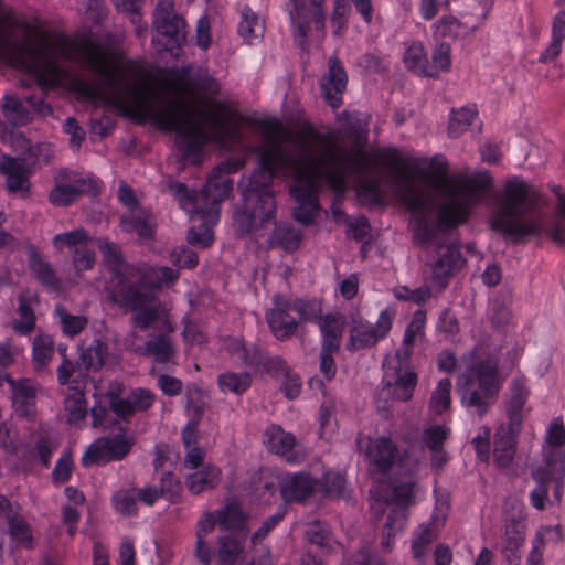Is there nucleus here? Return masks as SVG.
<instances>
[{
    "mask_svg": "<svg viewBox=\"0 0 565 565\" xmlns=\"http://www.w3.org/2000/svg\"><path fill=\"white\" fill-rule=\"evenodd\" d=\"M466 264L459 246L451 244H437L436 256L429 263L431 267V281L438 289H445L450 278Z\"/></svg>",
    "mask_w": 565,
    "mask_h": 565,
    "instance_id": "obj_14",
    "label": "nucleus"
},
{
    "mask_svg": "<svg viewBox=\"0 0 565 565\" xmlns=\"http://www.w3.org/2000/svg\"><path fill=\"white\" fill-rule=\"evenodd\" d=\"M323 493L328 498L339 499L345 497L347 480L340 472H327L323 476Z\"/></svg>",
    "mask_w": 565,
    "mask_h": 565,
    "instance_id": "obj_51",
    "label": "nucleus"
},
{
    "mask_svg": "<svg viewBox=\"0 0 565 565\" xmlns=\"http://www.w3.org/2000/svg\"><path fill=\"white\" fill-rule=\"evenodd\" d=\"M477 111L469 107H462L458 110H452L448 125V135L451 138L459 137L472 122Z\"/></svg>",
    "mask_w": 565,
    "mask_h": 565,
    "instance_id": "obj_46",
    "label": "nucleus"
},
{
    "mask_svg": "<svg viewBox=\"0 0 565 565\" xmlns=\"http://www.w3.org/2000/svg\"><path fill=\"white\" fill-rule=\"evenodd\" d=\"M274 308L266 311L265 318L273 335L279 341L294 337L298 329V321L290 315L291 299L276 294L273 297Z\"/></svg>",
    "mask_w": 565,
    "mask_h": 565,
    "instance_id": "obj_16",
    "label": "nucleus"
},
{
    "mask_svg": "<svg viewBox=\"0 0 565 565\" xmlns=\"http://www.w3.org/2000/svg\"><path fill=\"white\" fill-rule=\"evenodd\" d=\"M301 239L300 230L288 223H275L273 234L268 238V246L281 248L286 253H294L299 248Z\"/></svg>",
    "mask_w": 565,
    "mask_h": 565,
    "instance_id": "obj_28",
    "label": "nucleus"
},
{
    "mask_svg": "<svg viewBox=\"0 0 565 565\" xmlns=\"http://www.w3.org/2000/svg\"><path fill=\"white\" fill-rule=\"evenodd\" d=\"M111 503L116 512L124 516L137 514L138 507L135 489H121L116 491L111 497Z\"/></svg>",
    "mask_w": 565,
    "mask_h": 565,
    "instance_id": "obj_45",
    "label": "nucleus"
},
{
    "mask_svg": "<svg viewBox=\"0 0 565 565\" xmlns=\"http://www.w3.org/2000/svg\"><path fill=\"white\" fill-rule=\"evenodd\" d=\"M29 266L35 279L45 288L57 291L61 288V280L56 276L53 267L44 260L36 250L29 255Z\"/></svg>",
    "mask_w": 565,
    "mask_h": 565,
    "instance_id": "obj_29",
    "label": "nucleus"
},
{
    "mask_svg": "<svg viewBox=\"0 0 565 565\" xmlns=\"http://www.w3.org/2000/svg\"><path fill=\"white\" fill-rule=\"evenodd\" d=\"M305 536L310 544L317 545L323 553H329L332 548V536L329 526L320 521L311 522L305 532Z\"/></svg>",
    "mask_w": 565,
    "mask_h": 565,
    "instance_id": "obj_44",
    "label": "nucleus"
},
{
    "mask_svg": "<svg viewBox=\"0 0 565 565\" xmlns=\"http://www.w3.org/2000/svg\"><path fill=\"white\" fill-rule=\"evenodd\" d=\"M525 527V516L522 510H519L518 513H513L511 515L508 514L504 518V552L511 553V555H505L509 562H512V557L516 559L520 558L516 552L524 544Z\"/></svg>",
    "mask_w": 565,
    "mask_h": 565,
    "instance_id": "obj_23",
    "label": "nucleus"
},
{
    "mask_svg": "<svg viewBox=\"0 0 565 565\" xmlns=\"http://www.w3.org/2000/svg\"><path fill=\"white\" fill-rule=\"evenodd\" d=\"M2 113L6 119L13 126H23L31 121L32 115L23 103L13 96H4Z\"/></svg>",
    "mask_w": 565,
    "mask_h": 565,
    "instance_id": "obj_40",
    "label": "nucleus"
},
{
    "mask_svg": "<svg viewBox=\"0 0 565 565\" xmlns=\"http://www.w3.org/2000/svg\"><path fill=\"white\" fill-rule=\"evenodd\" d=\"M108 353V345L100 339H95L87 348L79 349V355L76 361V370L81 374L99 371L105 364Z\"/></svg>",
    "mask_w": 565,
    "mask_h": 565,
    "instance_id": "obj_24",
    "label": "nucleus"
},
{
    "mask_svg": "<svg viewBox=\"0 0 565 565\" xmlns=\"http://www.w3.org/2000/svg\"><path fill=\"white\" fill-rule=\"evenodd\" d=\"M225 350L234 360L245 366L256 367L263 361L264 350L256 344H247L238 338L226 339Z\"/></svg>",
    "mask_w": 565,
    "mask_h": 565,
    "instance_id": "obj_25",
    "label": "nucleus"
},
{
    "mask_svg": "<svg viewBox=\"0 0 565 565\" xmlns=\"http://www.w3.org/2000/svg\"><path fill=\"white\" fill-rule=\"evenodd\" d=\"M259 366L263 367L265 373L275 379L288 374V371L290 370L287 361L282 356L269 355L265 351L263 353V361L259 363Z\"/></svg>",
    "mask_w": 565,
    "mask_h": 565,
    "instance_id": "obj_56",
    "label": "nucleus"
},
{
    "mask_svg": "<svg viewBox=\"0 0 565 565\" xmlns=\"http://www.w3.org/2000/svg\"><path fill=\"white\" fill-rule=\"evenodd\" d=\"M217 385L223 393L242 395L250 387L252 376L248 372H224L217 376Z\"/></svg>",
    "mask_w": 565,
    "mask_h": 565,
    "instance_id": "obj_38",
    "label": "nucleus"
},
{
    "mask_svg": "<svg viewBox=\"0 0 565 565\" xmlns=\"http://www.w3.org/2000/svg\"><path fill=\"white\" fill-rule=\"evenodd\" d=\"M379 158L384 164L398 169L397 179L401 184L397 188V196L402 203L412 212L425 215L429 209L428 195L425 191L417 189L412 181L415 178L426 179L431 167H436L440 173H446L447 162H438L437 157H434L428 168L413 166L403 159L395 148L381 151Z\"/></svg>",
    "mask_w": 565,
    "mask_h": 565,
    "instance_id": "obj_6",
    "label": "nucleus"
},
{
    "mask_svg": "<svg viewBox=\"0 0 565 565\" xmlns=\"http://www.w3.org/2000/svg\"><path fill=\"white\" fill-rule=\"evenodd\" d=\"M216 521L222 530L244 531L246 518L237 503H228L216 511Z\"/></svg>",
    "mask_w": 565,
    "mask_h": 565,
    "instance_id": "obj_37",
    "label": "nucleus"
},
{
    "mask_svg": "<svg viewBox=\"0 0 565 565\" xmlns=\"http://www.w3.org/2000/svg\"><path fill=\"white\" fill-rule=\"evenodd\" d=\"M29 67L42 88H53L70 77L66 68L57 63L60 54L66 61L78 62L96 74L104 89V100L111 106H128L138 122L151 121L157 128L177 132V146L183 159L199 163L201 152L210 135L217 141L224 136L235 135L230 118L222 111L211 110L201 99V108L181 97H166L149 88L142 79L131 81L128 72L139 74L137 65L128 68L109 64V53L89 39L58 50L50 42L24 47Z\"/></svg>",
    "mask_w": 565,
    "mask_h": 565,
    "instance_id": "obj_1",
    "label": "nucleus"
},
{
    "mask_svg": "<svg viewBox=\"0 0 565 565\" xmlns=\"http://www.w3.org/2000/svg\"><path fill=\"white\" fill-rule=\"evenodd\" d=\"M120 228L125 233H135L141 241H150L156 233V217L142 209L129 210L120 217Z\"/></svg>",
    "mask_w": 565,
    "mask_h": 565,
    "instance_id": "obj_22",
    "label": "nucleus"
},
{
    "mask_svg": "<svg viewBox=\"0 0 565 565\" xmlns=\"http://www.w3.org/2000/svg\"><path fill=\"white\" fill-rule=\"evenodd\" d=\"M55 343L50 334H39L32 343V362L36 371H43L54 355Z\"/></svg>",
    "mask_w": 565,
    "mask_h": 565,
    "instance_id": "obj_35",
    "label": "nucleus"
},
{
    "mask_svg": "<svg viewBox=\"0 0 565 565\" xmlns=\"http://www.w3.org/2000/svg\"><path fill=\"white\" fill-rule=\"evenodd\" d=\"M64 408L67 413V422L70 424H77L83 420L87 414V404L84 394L77 392L70 395L64 401Z\"/></svg>",
    "mask_w": 565,
    "mask_h": 565,
    "instance_id": "obj_48",
    "label": "nucleus"
},
{
    "mask_svg": "<svg viewBox=\"0 0 565 565\" xmlns=\"http://www.w3.org/2000/svg\"><path fill=\"white\" fill-rule=\"evenodd\" d=\"M450 44L447 42L439 43L431 54V61L433 64L430 65V68L435 72H447L449 71L451 66V58H450Z\"/></svg>",
    "mask_w": 565,
    "mask_h": 565,
    "instance_id": "obj_61",
    "label": "nucleus"
},
{
    "mask_svg": "<svg viewBox=\"0 0 565 565\" xmlns=\"http://www.w3.org/2000/svg\"><path fill=\"white\" fill-rule=\"evenodd\" d=\"M96 260L94 250L87 248L86 245L73 249V265L76 271L92 269Z\"/></svg>",
    "mask_w": 565,
    "mask_h": 565,
    "instance_id": "obj_63",
    "label": "nucleus"
},
{
    "mask_svg": "<svg viewBox=\"0 0 565 565\" xmlns=\"http://www.w3.org/2000/svg\"><path fill=\"white\" fill-rule=\"evenodd\" d=\"M188 85L194 90L201 92L204 95L198 98V105L203 99L209 104V98L217 96L221 90L218 81L213 77L207 71H200L193 77L189 78Z\"/></svg>",
    "mask_w": 565,
    "mask_h": 565,
    "instance_id": "obj_42",
    "label": "nucleus"
},
{
    "mask_svg": "<svg viewBox=\"0 0 565 565\" xmlns=\"http://www.w3.org/2000/svg\"><path fill=\"white\" fill-rule=\"evenodd\" d=\"M113 297L121 307L131 311L142 309L150 305L154 298L146 287L145 274L134 266H126L122 274L117 275Z\"/></svg>",
    "mask_w": 565,
    "mask_h": 565,
    "instance_id": "obj_8",
    "label": "nucleus"
},
{
    "mask_svg": "<svg viewBox=\"0 0 565 565\" xmlns=\"http://www.w3.org/2000/svg\"><path fill=\"white\" fill-rule=\"evenodd\" d=\"M131 447L132 444L122 435L99 437L88 446L81 462L84 467H88L122 460L130 452Z\"/></svg>",
    "mask_w": 565,
    "mask_h": 565,
    "instance_id": "obj_13",
    "label": "nucleus"
},
{
    "mask_svg": "<svg viewBox=\"0 0 565 565\" xmlns=\"http://www.w3.org/2000/svg\"><path fill=\"white\" fill-rule=\"evenodd\" d=\"M318 324L322 334L321 348L329 347L331 350H339L344 326L342 317L327 313L318 320Z\"/></svg>",
    "mask_w": 565,
    "mask_h": 565,
    "instance_id": "obj_30",
    "label": "nucleus"
},
{
    "mask_svg": "<svg viewBox=\"0 0 565 565\" xmlns=\"http://www.w3.org/2000/svg\"><path fill=\"white\" fill-rule=\"evenodd\" d=\"M436 535L430 525H420L418 531L415 533V537L412 543L413 555L416 559H420L426 554V547L429 545Z\"/></svg>",
    "mask_w": 565,
    "mask_h": 565,
    "instance_id": "obj_57",
    "label": "nucleus"
},
{
    "mask_svg": "<svg viewBox=\"0 0 565 565\" xmlns=\"http://www.w3.org/2000/svg\"><path fill=\"white\" fill-rule=\"evenodd\" d=\"M392 329V316L383 310L376 322L373 324L361 317L352 318V326L349 330L347 350L350 352L360 351L374 347L383 340Z\"/></svg>",
    "mask_w": 565,
    "mask_h": 565,
    "instance_id": "obj_11",
    "label": "nucleus"
},
{
    "mask_svg": "<svg viewBox=\"0 0 565 565\" xmlns=\"http://www.w3.org/2000/svg\"><path fill=\"white\" fill-rule=\"evenodd\" d=\"M531 475L536 487L530 493V501L535 509L543 511L548 495V479H564L565 451L553 449L545 454L543 463L533 469Z\"/></svg>",
    "mask_w": 565,
    "mask_h": 565,
    "instance_id": "obj_10",
    "label": "nucleus"
},
{
    "mask_svg": "<svg viewBox=\"0 0 565 565\" xmlns=\"http://www.w3.org/2000/svg\"><path fill=\"white\" fill-rule=\"evenodd\" d=\"M18 313L20 320L14 322V330L21 334H29L35 327V315L24 297H19Z\"/></svg>",
    "mask_w": 565,
    "mask_h": 565,
    "instance_id": "obj_52",
    "label": "nucleus"
},
{
    "mask_svg": "<svg viewBox=\"0 0 565 565\" xmlns=\"http://www.w3.org/2000/svg\"><path fill=\"white\" fill-rule=\"evenodd\" d=\"M316 486L317 480L309 472L287 473L279 482V492L287 503H303L312 495Z\"/></svg>",
    "mask_w": 565,
    "mask_h": 565,
    "instance_id": "obj_20",
    "label": "nucleus"
},
{
    "mask_svg": "<svg viewBox=\"0 0 565 565\" xmlns=\"http://www.w3.org/2000/svg\"><path fill=\"white\" fill-rule=\"evenodd\" d=\"M70 171L61 169L55 177V185L49 193L52 205L65 207L75 202L79 196L90 191L96 192V182L86 179H71Z\"/></svg>",
    "mask_w": 565,
    "mask_h": 565,
    "instance_id": "obj_15",
    "label": "nucleus"
},
{
    "mask_svg": "<svg viewBox=\"0 0 565 565\" xmlns=\"http://www.w3.org/2000/svg\"><path fill=\"white\" fill-rule=\"evenodd\" d=\"M359 196L363 202L370 204H381L383 202V191L380 180L366 179L359 186Z\"/></svg>",
    "mask_w": 565,
    "mask_h": 565,
    "instance_id": "obj_58",
    "label": "nucleus"
},
{
    "mask_svg": "<svg viewBox=\"0 0 565 565\" xmlns=\"http://www.w3.org/2000/svg\"><path fill=\"white\" fill-rule=\"evenodd\" d=\"M491 184L492 178L487 171L456 178L449 188V198L438 211V228L447 231L463 224L469 207L479 201V194L489 190Z\"/></svg>",
    "mask_w": 565,
    "mask_h": 565,
    "instance_id": "obj_5",
    "label": "nucleus"
},
{
    "mask_svg": "<svg viewBox=\"0 0 565 565\" xmlns=\"http://www.w3.org/2000/svg\"><path fill=\"white\" fill-rule=\"evenodd\" d=\"M351 11L350 0H335L334 8L331 15V26L333 28V33L339 35L347 26L348 18Z\"/></svg>",
    "mask_w": 565,
    "mask_h": 565,
    "instance_id": "obj_59",
    "label": "nucleus"
},
{
    "mask_svg": "<svg viewBox=\"0 0 565 565\" xmlns=\"http://www.w3.org/2000/svg\"><path fill=\"white\" fill-rule=\"evenodd\" d=\"M522 427L500 425L493 435V460L500 469L509 468L516 452L518 438Z\"/></svg>",
    "mask_w": 565,
    "mask_h": 565,
    "instance_id": "obj_19",
    "label": "nucleus"
},
{
    "mask_svg": "<svg viewBox=\"0 0 565 565\" xmlns=\"http://www.w3.org/2000/svg\"><path fill=\"white\" fill-rule=\"evenodd\" d=\"M265 26L259 17L245 6L242 10V21L238 24V34L245 42L252 43L254 39L263 36Z\"/></svg>",
    "mask_w": 565,
    "mask_h": 565,
    "instance_id": "obj_39",
    "label": "nucleus"
},
{
    "mask_svg": "<svg viewBox=\"0 0 565 565\" xmlns=\"http://www.w3.org/2000/svg\"><path fill=\"white\" fill-rule=\"evenodd\" d=\"M142 356H153L157 363H168L175 353L171 338L164 333L153 335L142 347L135 349Z\"/></svg>",
    "mask_w": 565,
    "mask_h": 565,
    "instance_id": "obj_27",
    "label": "nucleus"
},
{
    "mask_svg": "<svg viewBox=\"0 0 565 565\" xmlns=\"http://www.w3.org/2000/svg\"><path fill=\"white\" fill-rule=\"evenodd\" d=\"M436 36L459 39L469 33V28L454 15H443L433 25Z\"/></svg>",
    "mask_w": 565,
    "mask_h": 565,
    "instance_id": "obj_43",
    "label": "nucleus"
},
{
    "mask_svg": "<svg viewBox=\"0 0 565 565\" xmlns=\"http://www.w3.org/2000/svg\"><path fill=\"white\" fill-rule=\"evenodd\" d=\"M97 246L100 253L104 255L105 260L108 264H111L116 267V276L118 274H122L120 269H125L127 265H125L124 257L119 246L115 242L109 241L108 238H98Z\"/></svg>",
    "mask_w": 565,
    "mask_h": 565,
    "instance_id": "obj_50",
    "label": "nucleus"
},
{
    "mask_svg": "<svg viewBox=\"0 0 565 565\" xmlns=\"http://www.w3.org/2000/svg\"><path fill=\"white\" fill-rule=\"evenodd\" d=\"M152 25L158 34V42L166 51L173 53L186 40V23L174 10L170 1H159L152 13Z\"/></svg>",
    "mask_w": 565,
    "mask_h": 565,
    "instance_id": "obj_7",
    "label": "nucleus"
},
{
    "mask_svg": "<svg viewBox=\"0 0 565 565\" xmlns=\"http://www.w3.org/2000/svg\"><path fill=\"white\" fill-rule=\"evenodd\" d=\"M19 158L30 161V169L33 172L36 166L47 164L51 160V154L47 145L38 143L30 146Z\"/></svg>",
    "mask_w": 565,
    "mask_h": 565,
    "instance_id": "obj_60",
    "label": "nucleus"
},
{
    "mask_svg": "<svg viewBox=\"0 0 565 565\" xmlns=\"http://www.w3.org/2000/svg\"><path fill=\"white\" fill-rule=\"evenodd\" d=\"M292 311L298 315V324L306 322H318L322 317V303L317 298L303 299L296 298L291 299Z\"/></svg>",
    "mask_w": 565,
    "mask_h": 565,
    "instance_id": "obj_41",
    "label": "nucleus"
},
{
    "mask_svg": "<svg viewBox=\"0 0 565 565\" xmlns=\"http://www.w3.org/2000/svg\"><path fill=\"white\" fill-rule=\"evenodd\" d=\"M220 476L218 468L209 466L190 475L186 479V486L191 493L200 494L205 490L215 488L220 482Z\"/></svg>",
    "mask_w": 565,
    "mask_h": 565,
    "instance_id": "obj_34",
    "label": "nucleus"
},
{
    "mask_svg": "<svg viewBox=\"0 0 565 565\" xmlns=\"http://www.w3.org/2000/svg\"><path fill=\"white\" fill-rule=\"evenodd\" d=\"M3 379L11 384L14 394L15 412L19 416L31 418L34 416V392L32 387L19 382L15 383L8 374Z\"/></svg>",
    "mask_w": 565,
    "mask_h": 565,
    "instance_id": "obj_33",
    "label": "nucleus"
},
{
    "mask_svg": "<svg viewBox=\"0 0 565 565\" xmlns=\"http://www.w3.org/2000/svg\"><path fill=\"white\" fill-rule=\"evenodd\" d=\"M403 61L406 67L422 76L436 78L437 72L430 68L427 54L420 42H413L405 51Z\"/></svg>",
    "mask_w": 565,
    "mask_h": 565,
    "instance_id": "obj_31",
    "label": "nucleus"
},
{
    "mask_svg": "<svg viewBox=\"0 0 565 565\" xmlns=\"http://www.w3.org/2000/svg\"><path fill=\"white\" fill-rule=\"evenodd\" d=\"M31 162L7 154L0 156V173L6 177V186L11 193H20L21 198L30 195Z\"/></svg>",
    "mask_w": 565,
    "mask_h": 565,
    "instance_id": "obj_18",
    "label": "nucleus"
},
{
    "mask_svg": "<svg viewBox=\"0 0 565 565\" xmlns=\"http://www.w3.org/2000/svg\"><path fill=\"white\" fill-rule=\"evenodd\" d=\"M170 260L179 268H194L199 263V257L194 250L188 247H179L173 249Z\"/></svg>",
    "mask_w": 565,
    "mask_h": 565,
    "instance_id": "obj_64",
    "label": "nucleus"
},
{
    "mask_svg": "<svg viewBox=\"0 0 565 565\" xmlns=\"http://www.w3.org/2000/svg\"><path fill=\"white\" fill-rule=\"evenodd\" d=\"M7 521L9 534L17 542V544L25 548H32V531L25 519L18 512L10 511V513L7 514Z\"/></svg>",
    "mask_w": 565,
    "mask_h": 565,
    "instance_id": "obj_36",
    "label": "nucleus"
},
{
    "mask_svg": "<svg viewBox=\"0 0 565 565\" xmlns=\"http://www.w3.org/2000/svg\"><path fill=\"white\" fill-rule=\"evenodd\" d=\"M128 396L135 413L149 409L156 399V395L150 390L141 387L132 390Z\"/></svg>",
    "mask_w": 565,
    "mask_h": 565,
    "instance_id": "obj_62",
    "label": "nucleus"
},
{
    "mask_svg": "<svg viewBox=\"0 0 565 565\" xmlns=\"http://www.w3.org/2000/svg\"><path fill=\"white\" fill-rule=\"evenodd\" d=\"M501 390L498 365L483 360L471 364L457 382V393L462 406L476 408L483 417Z\"/></svg>",
    "mask_w": 565,
    "mask_h": 565,
    "instance_id": "obj_4",
    "label": "nucleus"
},
{
    "mask_svg": "<svg viewBox=\"0 0 565 565\" xmlns=\"http://www.w3.org/2000/svg\"><path fill=\"white\" fill-rule=\"evenodd\" d=\"M413 354V345L404 344L396 351L395 356L399 366L407 364ZM418 376L414 371L401 373V367L394 369L393 374L387 372L382 380L381 395L398 402H407L413 397Z\"/></svg>",
    "mask_w": 565,
    "mask_h": 565,
    "instance_id": "obj_9",
    "label": "nucleus"
},
{
    "mask_svg": "<svg viewBox=\"0 0 565 565\" xmlns=\"http://www.w3.org/2000/svg\"><path fill=\"white\" fill-rule=\"evenodd\" d=\"M87 241V232L84 228H76L55 235L52 239V244L57 250H62L64 247L75 249L76 247L84 246Z\"/></svg>",
    "mask_w": 565,
    "mask_h": 565,
    "instance_id": "obj_49",
    "label": "nucleus"
},
{
    "mask_svg": "<svg viewBox=\"0 0 565 565\" xmlns=\"http://www.w3.org/2000/svg\"><path fill=\"white\" fill-rule=\"evenodd\" d=\"M250 151L257 154V166L239 182L242 203L233 214V226L238 237L247 236L275 220L277 205L273 183L280 171L290 170L294 174L290 188V194L297 202L294 218L302 225H310L319 209L318 192L322 180L331 189L340 190L348 173L363 174L369 169L367 156L337 147H326L318 157L303 148L299 158L279 142L256 145Z\"/></svg>",
    "mask_w": 565,
    "mask_h": 565,
    "instance_id": "obj_2",
    "label": "nucleus"
},
{
    "mask_svg": "<svg viewBox=\"0 0 565 565\" xmlns=\"http://www.w3.org/2000/svg\"><path fill=\"white\" fill-rule=\"evenodd\" d=\"M245 539H238L233 533L220 536L217 540L216 559L218 565H236L244 553Z\"/></svg>",
    "mask_w": 565,
    "mask_h": 565,
    "instance_id": "obj_32",
    "label": "nucleus"
},
{
    "mask_svg": "<svg viewBox=\"0 0 565 565\" xmlns=\"http://www.w3.org/2000/svg\"><path fill=\"white\" fill-rule=\"evenodd\" d=\"M267 445L270 451L277 455H286L294 448L295 437L290 433L286 434L279 428H273Z\"/></svg>",
    "mask_w": 565,
    "mask_h": 565,
    "instance_id": "obj_53",
    "label": "nucleus"
},
{
    "mask_svg": "<svg viewBox=\"0 0 565 565\" xmlns=\"http://www.w3.org/2000/svg\"><path fill=\"white\" fill-rule=\"evenodd\" d=\"M530 395V390L524 379H513L508 388V398L505 402V413L508 422L505 424L513 427H522L523 411Z\"/></svg>",
    "mask_w": 565,
    "mask_h": 565,
    "instance_id": "obj_21",
    "label": "nucleus"
},
{
    "mask_svg": "<svg viewBox=\"0 0 565 565\" xmlns=\"http://www.w3.org/2000/svg\"><path fill=\"white\" fill-rule=\"evenodd\" d=\"M347 86L348 74L340 58L333 55L328 60V71L320 81L321 95L332 109H338L343 104L342 95Z\"/></svg>",
    "mask_w": 565,
    "mask_h": 565,
    "instance_id": "obj_17",
    "label": "nucleus"
},
{
    "mask_svg": "<svg viewBox=\"0 0 565 565\" xmlns=\"http://www.w3.org/2000/svg\"><path fill=\"white\" fill-rule=\"evenodd\" d=\"M398 456L396 444L390 437H379L370 451L371 462L382 472H388Z\"/></svg>",
    "mask_w": 565,
    "mask_h": 565,
    "instance_id": "obj_26",
    "label": "nucleus"
},
{
    "mask_svg": "<svg viewBox=\"0 0 565 565\" xmlns=\"http://www.w3.org/2000/svg\"><path fill=\"white\" fill-rule=\"evenodd\" d=\"M541 204H546L542 194L530 190L529 184L521 178H510L497 196L490 227L505 237H511L513 243H525L527 237L540 235L541 226L536 221L524 220L522 216L534 212Z\"/></svg>",
    "mask_w": 565,
    "mask_h": 565,
    "instance_id": "obj_3",
    "label": "nucleus"
},
{
    "mask_svg": "<svg viewBox=\"0 0 565 565\" xmlns=\"http://www.w3.org/2000/svg\"><path fill=\"white\" fill-rule=\"evenodd\" d=\"M56 312L60 316L63 332L67 335H77L87 326L88 321L84 316H73L68 313L63 307H57Z\"/></svg>",
    "mask_w": 565,
    "mask_h": 565,
    "instance_id": "obj_54",
    "label": "nucleus"
},
{
    "mask_svg": "<svg viewBox=\"0 0 565 565\" xmlns=\"http://www.w3.org/2000/svg\"><path fill=\"white\" fill-rule=\"evenodd\" d=\"M451 381L449 379H441L437 387L434 390L430 398V405L435 414L440 415L450 407L451 398Z\"/></svg>",
    "mask_w": 565,
    "mask_h": 565,
    "instance_id": "obj_47",
    "label": "nucleus"
},
{
    "mask_svg": "<svg viewBox=\"0 0 565 565\" xmlns=\"http://www.w3.org/2000/svg\"><path fill=\"white\" fill-rule=\"evenodd\" d=\"M449 434V428L441 425H434L424 430L422 440L429 451L436 450L444 447V443L447 440Z\"/></svg>",
    "mask_w": 565,
    "mask_h": 565,
    "instance_id": "obj_55",
    "label": "nucleus"
},
{
    "mask_svg": "<svg viewBox=\"0 0 565 565\" xmlns=\"http://www.w3.org/2000/svg\"><path fill=\"white\" fill-rule=\"evenodd\" d=\"M244 166L241 159H227L214 167L210 173L207 183L201 191V196L205 204H211L218 214V205L230 196L233 191V180L228 177L237 172Z\"/></svg>",
    "mask_w": 565,
    "mask_h": 565,
    "instance_id": "obj_12",
    "label": "nucleus"
}]
</instances>
